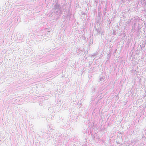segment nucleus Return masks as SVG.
<instances>
[{
  "mask_svg": "<svg viewBox=\"0 0 146 146\" xmlns=\"http://www.w3.org/2000/svg\"><path fill=\"white\" fill-rule=\"evenodd\" d=\"M66 105L65 104H64L63 105V107H64V106H65Z\"/></svg>",
  "mask_w": 146,
  "mask_h": 146,
  "instance_id": "nucleus-6",
  "label": "nucleus"
},
{
  "mask_svg": "<svg viewBox=\"0 0 146 146\" xmlns=\"http://www.w3.org/2000/svg\"><path fill=\"white\" fill-rule=\"evenodd\" d=\"M53 9L57 13L58 11H61L60 5L57 3H56L54 5L53 7Z\"/></svg>",
  "mask_w": 146,
  "mask_h": 146,
  "instance_id": "nucleus-1",
  "label": "nucleus"
},
{
  "mask_svg": "<svg viewBox=\"0 0 146 146\" xmlns=\"http://www.w3.org/2000/svg\"><path fill=\"white\" fill-rule=\"evenodd\" d=\"M101 35H104V34L102 32V33H101Z\"/></svg>",
  "mask_w": 146,
  "mask_h": 146,
  "instance_id": "nucleus-7",
  "label": "nucleus"
},
{
  "mask_svg": "<svg viewBox=\"0 0 146 146\" xmlns=\"http://www.w3.org/2000/svg\"><path fill=\"white\" fill-rule=\"evenodd\" d=\"M107 10V9L106 8H104V14H106V11Z\"/></svg>",
  "mask_w": 146,
  "mask_h": 146,
  "instance_id": "nucleus-3",
  "label": "nucleus"
},
{
  "mask_svg": "<svg viewBox=\"0 0 146 146\" xmlns=\"http://www.w3.org/2000/svg\"><path fill=\"white\" fill-rule=\"evenodd\" d=\"M100 31H101V29H99V28H98L97 30V32L98 33H100Z\"/></svg>",
  "mask_w": 146,
  "mask_h": 146,
  "instance_id": "nucleus-4",
  "label": "nucleus"
},
{
  "mask_svg": "<svg viewBox=\"0 0 146 146\" xmlns=\"http://www.w3.org/2000/svg\"><path fill=\"white\" fill-rule=\"evenodd\" d=\"M95 56V54H93L92 56Z\"/></svg>",
  "mask_w": 146,
  "mask_h": 146,
  "instance_id": "nucleus-5",
  "label": "nucleus"
},
{
  "mask_svg": "<svg viewBox=\"0 0 146 146\" xmlns=\"http://www.w3.org/2000/svg\"><path fill=\"white\" fill-rule=\"evenodd\" d=\"M105 79V77H100V81H103Z\"/></svg>",
  "mask_w": 146,
  "mask_h": 146,
  "instance_id": "nucleus-2",
  "label": "nucleus"
}]
</instances>
